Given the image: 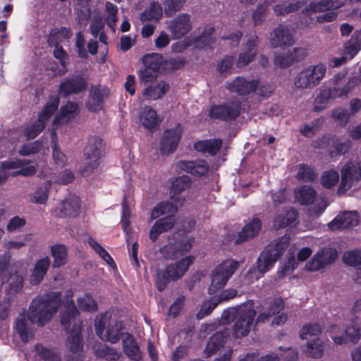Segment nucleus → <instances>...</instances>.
Returning a JSON list of instances; mask_svg holds the SVG:
<instances>
[{"label":"nucleus","instance_id":"nucleus-1","mask_svg":"<svg viewBox=\"0 0 361 361\" xmlns=\"http://www.w3.org/2000/svg\"><path fill=\"white\" fill-rule=\"evenodd\" d=\"M73 292L68 290L60 303L59 294L52 293L44 297L35 298L29 308L28 319L32 324L44 326L51 320L53 315L60 308L61 324L66 330L70 329L66 347L73 353H77L82 348L80 336V320L79 312L73 302Z\"/></svg>","mask_w":361,"mask_h":361},{"label":"nucleus","instance_id":"nucleus-2","mask_svg":"<svg viewBox=\"0 0 361 361\" xmlns=\"http://www.w3.org/2000/svg\"><path fill=\"white\" fill-rule=\"evenodd\" d=\"M255 310L252 302H247L238 307H231L223 312L221 322L224 324L234 322L233 336L234 338L245 336L253 324Z\"/></svg>","mask_w":361,"mask_h":361},{"label":"nucleus","instance_id":"nucleus-3","mask_svg":"<svg viewBox=\"0 0 361 361\" xmlns=\"http://www.w3.org/2000/svg\"><path fill=\"white\" fill-rule=\"evenodd\" d=\"M288 243V238L283 237L277 242L269 245L259 257L257 267L252 268L247 271L246 278L248 283H253L262 277L286 250Z\"/></svg>","mask_w":361,"mask_h":361},{"label":"nucleus","instance_id":"nucleus-4","mask_svg":"<svg viewBox=\"0 0 361 361\" xmlns=\"http://www.w3.org/2000/svg\"><path fill=\"white\" fill-rule=\"evenodd\" d=\"M123 325L114 318H111L108 313L100 315L95 322V331L97 335L103 341L112 343H116L122 335Z\"/></svg>","mask_w":361,"mask_h":361},{"label":"nucleus","instance_id":"nucleus-5","mask_svg":"<svg viewBox=\"0 0 361 361\" xmlns=\"http://www.w3.org/2000/svg\"><path fill=\"white\" fill-rule=\"evenodd\" d=\"M326 71V66L322 63L303 68L294 78L295 87L298 90L314 88L323 79Z\"/></svg>","mask_w":361,"mask_h":361},{"label":"nucleus","instance_id":"nucleus-6","mask_svg":"<svg viewBox=\"0 0 361 361\" xmlns=\"http://www.w3.org/2000/svg\"><path fill=\"white\" fill-rule=\"evenodd\" d=\"M294 196L295 201L301 205L307 206L313 204L309 209L310 216H319L327 207V203L324 199H316L317 192L315 190L308 185L296 188L294 191Z\"/></svg>","mask_w":361,"mask_h":361},{"label":"nucleus","instance_id":"nucleus-7","mask_svg":"<svg viewBox=\"0 0 361 361\" xmlns=\"http://www.w3.org/2000/svg\"><path fill=\"white\" fill-rule=\"evenodd\" d=\"M193 262L194 257L188 256L169 265L164 271L158 272L156 285L159 290L162 291L170 281H175L183 276Z\"/></svg>","mask_w":361,"mask_h":361},{"label":"nucleus","instance_id":"nucleus-8","mask_svg":"<svg viewBox=\"0 0 361 361\" xmlns=\"http://www.w3.org/2000/svg\"><path fill=\"white\" fill-rule=\"evenodd\" d=\"M59 104V99L58 97H51L39 114L37 120L24 127L23 135L27 140L35 138L44 130L47 121L56 111Z\"/></svg>","mask_w":361,"mask_h":361},{"label":"nucleus","instance_id":"nucleus-9","mask_svg":"<svg viewBox=\"0 0 361 361\" xmlns=\"http://www.w3.org/2000/svg\"><path fill=\"white\" fill-rule=\"evenodd\" d=\"M238 266V262L228 259L217 265L212 272L209 293L214 294L223 288Z\"/></svg>","mask_w":361,"mask_h":361},{"label":"nucleus","instance_id":"nucleus-10","mask_svg":"<svg viewBox=\"0 0 361 361\" xmlns=\"http://www.w3.org/2000/svg\"><path fill=\"white\" fill-rule=\"evenodd\" d=\"M227 88L229 91L237 92L240 95L249 94L255 91L260 96L267 97L273 91L270 85H260L255 79H248L237 77L232 82L227 84Z\"/></svg>","mask_w":361,"mask_h":361},{"label":"nucleus","instance_id":"nucleus-11","mask_svg":"<svg viewBox=\"0 0 361 361\" xmlns=\"http://www.w3.org/2000/svg\"><path fill=\"white\" fill-rule=\"evenodd\" d=\"M229 332L226 331L224 326L220 327L218 332L214 334L209 340L204 353L207 357L219 352L223 354L216 357L214 361H229L232 356V350L229 347H225L224 344L226 341Z\"/></svg>","mask_w":361,"mask_h":361},{"label":"nucleus","instance_id":"nucleus-12","mask_svg":"<svg viewBox=\"0 0 361 361\" xmlns=\"http://www.w3.org/2000/svg\"><path fill=\"white\" fill-rule=\"evenodd\" d=\"M34 165H28L23 159H17L2 163L0 168V184L5 182L9 176H32L36 172Z\"/></svg>","mask_w":361,"mask_h":361},{"label":"nucleus","instance_id":"nucleus-13","mask_svg":"<svg viewBox=\"0 0 361 361\" xmlns=\"http://www.w3.org/2000/svg\"><path fill=\"white\" fill-rule=\"evenodd\" d=\"M102 140L98 137H91L85 149V163L82 174L87 176L99 164V160L102 156Z\"/></svg>","mask_w":361,"mask_h":361},{"label":"nucleus","instance_id":"nucleus-14","mask_svg":"<svg viewBox=\"0 0 361 361\" xmlns=\"http://www.w3.org/2000/svg\"><path fill=\"white\" fill-rule=\"evenodd\" d=\"M361 179V167L359 163L350 161L341 169V181L338 190L339 195L345 193Z\"/></svg>","mask_w":361,"mask_h":361},{"label":"nucleus","instance_id":"nucleus-15","mask_svg":"<svg viewBox=\"0 0 361 361\" xmlns=\"http://www.w3.org/2000/svg\"><path fill=\"white\" fill-rule=\"evenodd\" d=\"M191 247L190 238L178 235L177 238H169L168 243L161 247L160 252L166 258H176L188 252Z\"/></svg>","mask_w":361,"mask_h":361},{"label":"nucleus","instance_id":"nucleus-16","mask_svg":"<svg viewBox=\"0 0 361 361\" xmlns=\"http://www.w3.org/2000/svg\"><path fill=\"white\" fill-rule=\"evenodd\" d=\"M327 331L329 333L330 337L336 345L345 344L348 339L349 341L356 343L361 338L360 329L355 326L346 327L345 330L346 338L338 335L341 332V329L340 326L337 324L330 325L327 329Z\"/></svg>","mask_w":361,"mask_h":361},{"label":"nucleus","instance_id":"nucleus-17","mask_svg":"<svg viewBox=\"0 0 361 361\" xmlns=\"http://www.w3.org/2000/svg\"><path fill=\"white\" fill-rule=\"evenodd\" d=\"M359 222V216L356 212H345L338 214L328 224L331 231L350 228L356 226Z\"/></svg>","mask_w":361,"mask_h":361},{"label":"nucleus","instance_id":"nucleus-18","mask_svg":"<svg viewBox=\"0 0 361 361\" xmlns=\"http://www.w3.org/2000/svg\"><path fill=\"white\" fill-rule=\"evenodd\" d=\"M269 42L272 47H286L292 46L295 39L288 27L281 25L270 33Z\"/></svg>","mask_w":361,"mask_h":361},{"label":"nucleus","instance_id":"nucleus-19","mask_svg":"<svg viewBox=\"0 0 361 361\" xmlns=\"http://www.w3.org/2000/svg\"><path fill=\"white\" fill-rule=\"evenodd\" d=\"M182 128L180 125L164 131L161 142V151L163 153H171L177 147L180 136Z\"/></svg>","mask_w":361,"mask_h":361},{"label":"nucleus","instance_id":"nucleus-20","mask_svg":"<svg viewBox=\"0 0 361 361\" xmlns=\"http://www.w3.org/2000/svg\"><path fill=\"white\" fill-rule=\"evenodd\" d=\"M239 114V104L237 102H233L225 105L213 106L209 114L212 118L232 119L237 117Z\"/></svg>","mask_w":361,"mask_h":361},{"label":"nucleus","instance_id":"nucleus-21","mask_svg":"<svg viewBox=\"0 0 361 361\" xmlns=\"http://www.w3.org/2000/svg\"><path fill=\"white\" fill-rule=\"evenodd\" d=\"M78 106L75 103L68 102L65 105L61 106L59 114L53 121V131L54 132L59 126L66 124L71 121L78 114Z\"/></svg>","mask_w":361,"mask_h":361},{"label":"nucleus","instance_id":"nucleus-22","mask_svg":"<svg viewBox=\"0 0 361 361\" xmlns=\"http://www.w3.org/2000/svg\"><path fill=\"white\" fill-rule=\"evenodd\" d=\"M191 185L190 178L187 176H182L176 178L173 182L171 188V199L173 203L182 206L185 198L181 193L188 189Z\"/></svg>","mask_w":361,"mask_h":361},{"label":"nucleus","instance_id":"nucleus-23","mask_svg":"<svg viewBox=\"0 0 361 361\" xmlns=\"http://www.w3.org/2000/svg\"><path fill=\"white\" fill-rule=\"evenodd\" d=\"M192 28L190 16L187 14L178 15L169 24V30L174 38H180L186 35Z\"/></svg>","mask_w":361,"mask_h":361},{"label":"nucleus","instance_id":"nucleus-24","mask_svg":"<svg viewBox=\"0 0 361 361\" xmlns=\"http://www.w3.org/2000/svg\"><path fill=\"white\" fill-rule=\"evenodd\" d=\"M298 224V212L293 209L283 210L277 213L273 220L274 229L293 228Z\"/></svg>","mask_w":361,"mask_h":361},{"label":"nucleus","instance_id":"nucleus-25","mask_svg":"<svg viewBox=\"0 0 361 361\" xmlns=\"http://www.w3.org/2000/svg\"><path fill=\"white\" fill-rule=\"evenodd\" d=\"M80 207L79 198L75 195H70L59 204L55 209V213L61 216H73L78 214Z\"/></svg>","mask_w":361,"mask_h":361},{"label":"nucleus","instance_id":"nucleus-26","mask_svg":"<svg viewBox=\"0 0 361 361\" xmlns=\"http://www.w3.org/2000/svg\"><path fill=\"white\" fill-rule=\"evenodd\" d=\"M39 176L46 178L47 180L45 183L37 187L35 190L30 195V200L35 204H43L46 203L48 199L49 192L52 184V178H49L47 175L44 174V171H42Z\"/></svg>","mask_w":361,"mask_h":361},{"label":"nucleus","instance_id":"nucleus-27","mask_svg":"<svg viewBox=\"0 0 361 361\" xmlns=\"http://www.w3.org/2000/svg\"><path fill=\"white\" fill-rule=\"evenodd\" d=\"M175 221V217L173 215H169L156 221L150 229L149 238L152 241H156L160 234L173 228Z\"/></svg>","mask_w":361,"mask_h":361},{"label":"nucleus","instance_id":"nucleus-28","mask_svg":"<svg viewBox=\"0 0 361 361\" xmlns=\"http://www.w3.org/2000/svg\"><path fill=\"white\" fill-rule=\"evenodd\" d=\"M175 221V217L173 215H169L156 221L150 229L149 238L152 241H156L160 234L173 228Z\"/></svg>","mask_w":361,"mask_h":361},{"label":"nucleus","instance_id":"nucleus-29","mask_svg":"<svg viewBox=\"0 0 361 361\" xmlns=\"http://www.w3.org/2000/svg\"><path fill=\"white\" fill-rule=\"evenodd\" d=\"M168 83L161 81L152 85L143 90L142 96L145 100H157L162 98L169 91Z\"/></svg>","mask_w":361,"mask_h":361},{"label":"nucleus","instance_id":"nucleus-30","mask_svg":"<svg viewBox=\"0 0 361 361\" xmlns=\"http://www.w3.org/2000/svg\"><path fill=\"white\" fill-rule=\"evenodd\" d=\"M139 122L147 130L154 129L158 123L156 111L150 106H145L138 113Z\"/></svg>","mask_w":361,"mask_h":361},{"label":"nucleus","instance_id":"nucleus-31","mask_svg":"<svg viewBox=\"0 0 361 361\" xmlns=\"http://www.w3.org/2000/svg\"><path fill=\"white\" fill-rule=\"evenodd\" d=\"M180 169L193 176H202L208 171V165L204 160L183 161L178 163Z\"/></svg>","mask_w":361,"mask_h":361},{"label":"nucleus","instance_id":"nucleus-32","mask_svg":"<svg viewBox=\"0 0 361 361\" xmlns=\"http://www.w3.org/2000/svg\"><path fill=\"white\" fill-rule=\"evenodd\" d=\"M108 95V91L101 87H93L90 90V97L87 102V108L92 111L100 110L102 102Z\"/></svg>","mask_w":361,"mask_h":361},{"label":"nucleus","instance_id":"nucleus-33","mask_svg":"<svg viewBox=\"0 0 361 361\" xmlns=\"http://www.w3.org/2000/svg\"><path fill=\"white\" fill-rule=\"evenodd\" d=\"M261 228V221L258 219L254 218L243 227L242 231L240 232L235 243H242L254 238L259 233Z\"/></svg>","mask_w":361,"mask_h":361},{"label":"nucleus","instance_id":"nucleus-34","mask_svg":"<svg viewBox=\"0 0 361 361\" xmlns=\"http://www.w3.org/2000/svg\"><path fill=\"white\" fill-rule=\"evenodd\" d=\"M86 87L85 80L80 77L72 78L62 82L59 87V93L68 95L84 90Z\"/></svg>","mask_w":361,"mask_h":361},{"label":"nucleus","instance_id":"nucleus-35","mask_svg":"<svg viewBox=\"0 0 361 361\" xmlns=\"http://www.w3.org/2000/svg\"><path fill=\"white\" fill-rule=\"evenodd\" d=\"M123 348L126 355L131 360H138L140 358V352L136 341L130 334L122 335Z\"/></svg>","mask_w":361,"mask_h":361},{"label":"nucleus","instance_id":"nucleus-36","mask_svg":"<svg viewBox=\"0 0 361 361\" xmlns=\"http://www.w3.org/2000/svg\"><path fill=\"white\" fill-rule=\"evenodd\" d=\"M341 5V0H321L319 3L312 2L305 9V15L338 8Z\"/></svg>","mask_w":361,"mask_h":361},{"label":"nucleus","instance_id":"nucleus-37","mask_svg":"<svg viewBox=\"0 0 361 361\" xmlns=\"http://www.w3.org/2000/svg\"><path fill=\"white\" fill-rule=\"evenodd\" d=\"M283 308V302L282 299L277 298L274 300L269 305L263 309L257 318V322H265L271 317L279 314Z\"/></svg>","mask_w":361,"mask_h":361},{"label":"nucleus","instance_id":"nucleus-38","mask_svg":"<svg viewBox=\"0 0 361 361\" xmlns=\"http://www.w3.org/2000/svg\"><path fill=\"white\" fill-rule=\"evenodd\" d=\"M49 265L50 261L48 257L38 260L35 264L30 276L31 283L34 284L39 283L46 274Z\"/></svg>","mask_w":361,"mask_h":361},{"label":"nucleus","instance_id":"nucleus-39","mask_svg":"<svg viewBox=\"0 0 361 361\" xmlns=\"http://www.w3.org/2000/svg\"><path fill=\"white\" fill-rule=\"evenodd\" d=\"M174 204L175 205L169 202H161L157 204L151 211V219H156L163 215H172V214L175 213L178 208L180 207L178 206L177 203Z\"/></svg>","mask_w":361,"mask_h":361},{"label":"nucleus","instance_id":"nucleus-40","mask_svg":"<svg viewBox=\"0 0 361 361\" xmlns=\"http://www.w3.org/2000/svg\"><path fill=\"white\" fill-rule=\"evenodd\" d=\"M303 4V0H281L274 8V12L279 16H285L297 11Z\"/></svg>","mask_w":361,"mask_h":361},{"label":"nucleus","instance_id":"nucleus-41","mask_svg":"<svg viewBox=\"0 0 361 361\" xmlns=\"http://www.w3.org/2000/svg\"><path fill=\"white\" fill-rule=\"evenodd\" d=\"M361 49V30L354 32L351 39L347 42L344 49L345 56L348 59H353Z\"/></svg>","mask_w":361,"mask_h":361},{"label":"nucleus","instance_id":"nucleus-42","mask_svg":"<svg viewBox=\"0 0 361 361\" xmlns=\"http://www.w3.org/2000/svg\"><path fill=\"white\" fill-rule=\"evenodd\" d=\"M219 139L201 140L195 143L194 147L197 151L216 154L221 146Z\"/></svg>","mask_w":361,"mask_h":361},{"label":"nucleus","instance_id":"nucleus-43","mask_svg":"<svg viewBox=\"0 0 361 361\" xmlns=\"http://www.w3.org/2000/svg\"><path fill=\"white\" fill-rule=\"evenodd\" d=\"M14 328L16 333L19 335L20 338L23 342H26L32 336V331L30 330L29 324L26 320V316L25 313L19 314L16 319Z\"/></svg>","mask_w":361,"mask_h":361},{"label":"nucleus","instance_id":"nucleus-44","mask_svg":"<svg viewBox=\"0 0 361 361\" xmlns=\"http://www.w3.org/2000/svg\"><path fill=\"white\" fill-rule=\"evenodd\" d=\"M324 352V342L319 338L315 337L307 341L306 353L313 358H320Z\"/></svg>","mask_w":361,"mask_h":361},{"label":"nucleus","instance_id":"nucleus-45","mask_svg":"<svg viewBox=\"0 0 361 361\" xmlns=\"http://www.w3.org/2000/svg\"><path fill=\"white\" fill-rule=\"evenodd\" d=\"M163 16L162 6L158 2H152L141 14L142 21H158Z\"/></svg>","mask_w":361,"mask_h":361},{"label":"nucleus","instance_id":"nucleus-46","mask_svg":"<svg viewBox=\"0 0 361 361\" xmlns=\"http://www.w3.org/2000/svg\"><path fill=\"white\" fill-rule=\"evenodd\" d=\"M256 37H253L247 41L246 44L247 51L241 53L237 61V65L239 67L245 66L252 60L255 54V50L254 48L256 45Z\"/></svg>","mask_w":361,"mask_h":361},{"label":"nucleus","instance_id":"nucleus-47","mask_svg":"<svg viewBox=\"0 0 361 361\" xmlns=\"http://www.w3.org/2000/svg\"><path fill=\"white\" fill-rule=\"evenodd\" d=\"M343 261L345 264L361 271V251L351 250L345 252L343 255ZM355 280L361 283V279L355 278Z\"/></svg>","mask_w":361,"mask_h":361},{"label":"nucleus","instance_id":"nucleus-48","mask_svg":"<svg viewBox=\"0 0 361 361\" xmlns=\"http://www.w3.org/2000/svg\"><path fill=\"white\" fill-rule=\"evenodd\" d=\"M72 36V32L67 27H61L52 30L48 38V43L50 46L61 42L63 40L68 39Z\"/></svg>","mask_w":361,"mask_h":361},{"label":"nucleus","instance_id":"nucleus-49","mask_svg":"<svg viewBox=\"0 0 361 361\" xmlns=\"http://www.w3.org/2000/svg\"><path fill=\"white\" fill-rule=\"evenodd\" d=\"M94 353L97 357H104L108 360H116L121 356V353L104 344L95 345Z\"/></svg>","mask_w":361,"mask_h":361},{"label":"nucleus","instance_id":"nucleus-50","mask_svg":"<svg viewBox=\"0 0 361 361\" xmlns=\"http://www.w3.org/2000/svg\"><path fill=\"white\" fill-rule=\"evenodd\" d=\"M51 251L54 257V267H59L66 262L67 250L64 245H54L51 247Z\"/></svg>","mask_w":361,"mask_h":361},{"label":"nucleus","instance_id":"nucleus-51","mask_svg":"<svg viewBox=\"0 0 361 361\" xmlns=\"http://www.w3.org/2000/svg\"><path fill=\"white\" fill-rule=\"evenodd\" d=\"M322 331V327L318 324H307L301 329L300 336L301 339L308 341L315 337H319Z\"/></svg>","mask_w":361,"mask_h":361},{"label":"nucleus","instance_id":"nucleus-52","mask_svg":"<svg viewBox=\"0 0 361 361\" xmlns=\"http://www.w3.org/2000/svg\"><path fill=\"white\" fill-rule=\"evenodd\" d=\"M46 150H47V146L44 147L39 140H37L34 142L23 145L18 152L20 155L29 156L41 151L44 154Z\"/></svg>","mask_w":361,"mask_h":361},{"label":"nucleus","instance_id":"nucleus-53","mask_svg":"<svg viewBox=\"0 0 361 361\" xmlns=\"http://www.w3.org/2000/svg\"><path fill=\"white\" fill-rule=\"evenodd\" d=\"M354 83L355 80H353L351 81H349L348 85L342 90L340 87H336L333 89H330L328 92L324 91L321 94V96L317 98V102H319L322 97H324L328 95H329L331 97L346 96L349 91L351 90V88H353V84Z\"/></svg>","mask_w":361,"mask_h":361},{"label":"nucleus","instance_id":"nucleus-54","mask_svg":"<svg viewBox=\"0 0 361 361\" xmlns=\"http://www.w3.org/2000/svg\"><path fill=\"white\" fill-rule=\"evenodd\" d=\"M339 180L338 173L334 169L327 170L322 176L321 184L326 188H331Z\"/></svg>","mask_w":361,"mask_h":361},{"label":"nucleus","instance_id":"nucleus-55","mask_svg":"<svg viewBox=\"0 0 361 361\" xmlns=\"http://www.w3.org/2000/svg\"><path fill=\"white\" fill-rule=\"evenodd\" d=\"M32 240V235L31 234H26L20 236L15 240H11L6 242L4 247L8 250H19L23 247L25 246L27 243Z\"/></svg>","mask_w":361,"mask_h":361},{"label":"nucleus","instance_id":"nucleus-56","mask_svg":"<svg viewBox=\"0 0 361 361\" xmlns=\"http://www.w3.org/2000/svg\"><path fill=\"white\" fill-rule=\"evenodd\" d=\"M35 350L37 354L44 361H61V357L56 352L42 345H37Z\"/></svg>","mask_w":361,"mask_h":361},{"label":"nucleus","instance_id":"nucleus-57","mask_svg":"<svg viewBox=\"0 0 361 361\" xmlns=\"http://www.w3.org/2000/svg\"><path fill=\"white\" fill-rule=\"evenodd\" d=\"M118 8L117 6L111 2L106 3V13L105 20L108 26L114 29L118 20L117 17Z\"/></svg>","mask_w":361,"mask_h":361},{"label":"nucleus","instance_id":"nucleus-58","mask_svg":"<svg viewBox=\"0 0 361 361\" xmlns=\"http://www.w3.org/2000/svg\"><path fill=\"white\" fill-rule=\"evenodd\" d=\"M56 45V48L54 49L53 54L56 59H59L60 61V67L57 68V70L54 71L55 75H63L66 72V54L65 51L60 47Z\"/></svg>","mask_w":361,"mask_h":361},{"label":"nucleus","instance_id":"nucleus-59","mask_svg":"<svg viewBox=\"0 0 361 361\" xmlns=\"http://www.w3.org/2000/svg\"><path fill=\"white\" fill-rule=\"evenodd\" d=\"M78 305L82 311L94 312L97 305L90 295L85 294L78 299Z\"/></svg>","mask_w":361,"mask_h":361},{"label":"nucleus","instance_id":"nucleus-60","mask_svg":"<svg viewBox=\"0 0 361 361\" xmlns=\"http://www.w3.org/2000/svg\"><path fill=\"white\" fill-rule=\"evenodd\" d=\"M298 180L308 182L313 181L317 178V175L311 167L306 165H300L297 173Z\"/></svg>","mask_w":361,"mask_h":361},{"label":"nucleus","instance_id":"nucleus-61","mask_svg":"<svg viewBox=\"0 0 361 361\" xmlns=\"http://www.w3.org/2000/svg\"><path fill=\"white\" fill-rule=\"evenodd\" d=\"M298 266V262L297 259L293 256L289 257L278 271L279 277L282 278L290 274Z\"/></svg>","mask_w":361,"mask_h":361},{"label":"nucleus","instance_id":"nucleus-62","mask_svg":"<svg viewBox=\"0 0 361 361\" xmlns=\"http://www.w3.org/2000/svg\"><path fill=\"white\" fill-rule=\"evenodd\" d=\"M317 254H320V260L324 262V266L331 264L338 256L337 251L331 247H325L319 250Z\"/></svg>","mask_w":361,"mask_h":361},{"label":"nucleus","instance_id":"nucleus-63","mask_svg":"<svg viewBox=\"0 0 361 361\" xmlns=\"http://www.w3.org/2000/svg\"><path fill=\"white\" fill-rule=\"evenodd\" d=\"M161 59L162 56L159 54H147L143 57V63L145 66L158 71L161 66Z\"/></svg>","mask_w":361,"mask_h":361},{"label":"nucleus","instance_id":"nucleus-64","mask_svg":"<svg viewBox=\"0 0 361 361\" xmlns=\"http://www.w3.org/2000/svg\"><path fill=\"white\" fill-rule=\"evenodd\" d=\"M49 178H52V183L66 184L73 180L74 176L70 171H64L56 175L54 173H50L47 176Z\"/></svg>","mask_w":361,"mask_h":361}]
</instances>
